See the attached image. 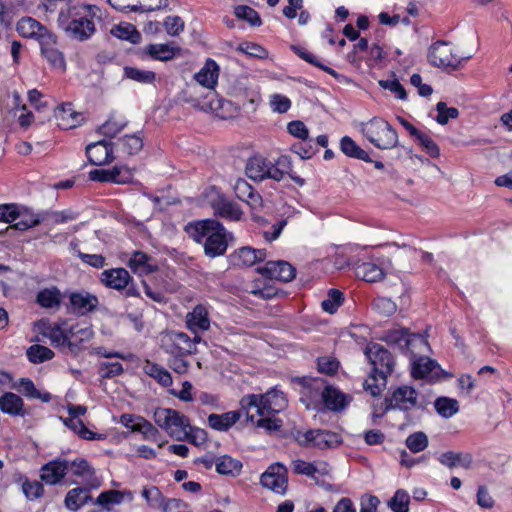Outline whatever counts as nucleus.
I'll use <instances>...</instances> for the list:
<instances>
[{
	"mask_svg": "<svg viewBox=\"0 0 512 512\" xmlns=\"http://www.w3.org/2000/svg\"><path fill=\"white\" fill-rule=\"evenodd\" d=\"M185 231L195 242L203 243L205 255L210 258L224 255L233 238L222 223L214 219L188 223Z\"/></svg>",
	"mask_w": 512,
	"mask_h": 512,
	"instance_id": "1",
	"label": "nucleus"
},
{
	"mask_svg": "<svg viewBox=\"0 0 512 512\" xmlns=\"http://www.w3.org/2000/svg\"><path fill=\"white\" fill-rule=\"evenodd\" d=\"M90 9L89 5L61 9L57 19L59 28L73 40L80 42L88 40L96 31L93 20L87 15Z\"/></svg>",
	"mask_w": 512,
	"mask_h": 512,
	"instance_id": "2",
	"label": "nucleus"
},
{
	"mask_svg": "<svg viewBox=\"0 0 512 512\" xmlns=\"http://www.w3.org/2000/svg\"><path fill=\"white\" fill-rule=\"evenodd\" d=\"M241 410L245 411L246 418L254 421V416L273 415L282 411L287 400L282 391L271 389L265 394H249L244 396L241 401Z\"/></svg>",
	"mask_w": 512,
	"mask_h": 512,
	"instance_id": "3",
	"label": "nucleus"
},
{
	"mask_svg": "<svg viewBox=\"0 0 512 512\" xmlns=\"http://www.w3.org/2000/svg\"><path fill=\"white\" fill-rule=\"evenodd\" d=\"M361 133L379 149H392L398 145L397 131L384 119L374 117L360 124Z\"/></svg>",
	"mask_w": 512,
	"mask_h": 512,
	"instance_id": "4",
	"label": "nucleus"
},
{
	"mask_svg": "<svg viewBox=\"0 0 512 512\" xmlns=\"http://www.w3.org/2000/svg\"><path fill=\"white\" fill-rule=\"evenodd\" d=\"M472 52H454L447 41L439 40L430 47L428 60L435 67L456 70L463 61L472 57Z\"/></svg>",
	"mask_w": 512,
	"mask_h": 512,
	"instance_id": "5",
	"label": "nucleus"
},
{
	"mask_svg": "<svg viewBox=\"0 0 512 512\" xmlns=\"http://www.w3.org/2000/svg\"><path fill=\"white\" fill-rule=\"evenodd\" d=\"M154 421L172 438L184 440L189 420L180 412L170 408H157L154 411Z\"/></svg>",
	"mask_w": 512,
	"mask_h": 512,
	"instance_id": "6",
	"label": "nucleus"
},
{
	"mask_svg": "<svg viewBox=\"0 0 512 512\" xmlns=\"http://www.w3.org/2000/svg\"><path fill=\"white\" fill-rule=\"evenodd\" d=\"M364 354L372 366V372L379 376H390L395 367V358L391 352L382 345L370 342L364 349Z\"/></svg>",
	"mask_w": 512,
	"mask_h": 512,
	"instance_id": "7",
	"label": "nucleus"
},
{
	"mask_svg": "<svg viewBox=\"0 0 512 512\" xmlns=\"http://www.w3.org/2000/svg\"><path fill=\"white\" fill-rule=\"evenodd\" d=\"M417 391L408 385L397 387L390 398H385V407L381 414L374 413L373 418H380L390 409L411 410L417 405Z\"/></svg>",
	"mask_w": 512,
	"mask_h": 512,
	"instance_id": "8",
	"label": "nucleus"
},
{
	"mask_svg": "<svg viewBox=\"0 0 512 512\" xmlns=\"http://www.w3.org/2000/svg\"><path fill=\"white\" fill-rule=\"evenodd\" d=\"M297 441L301 446H312L318 449L335 448L341 444V437L328 430H308L299 434Z\"/></svg>",
	"mask_w": 512,
	"mask_h": 512,
	"instance_id": "9",
	"label": "nucleus"
},
{
	"mask_svg": "<svg viewBox=\"0 0 512 512\" xmlns=\"http://www.w3.org/2000/svg\"><path fill=\"white\" fill-rule=\"evenodd\" d=\"M66 325V320H61L53 324L41 321L39 325L40 333L48 338L55 347L67 345L71 351H74L77 345L70 340L69 328H65Z\"/></svg>",
	"mask_w": 512,
	"mask_h": 512,
	"instance_id": "10",
	"label": "nucleus"
},
{
	"mask_svg": "<svg viewBox=\"0 0 512 512\" xmlns=\"http://www.w3.org/2000/svg\"><path fill=\"white\" fill-rule=\"evenodd\" d=\"M260 482L263 487L283 495L287 489V469L280 463L272 464L261 475Z\"/></svg>",
	"mask_w": 512,
	"mask_h": 512,
	"instance_id": "11",
	"label": "nucleus"
},
{
	"mask_svg": "<svg viewBox=\"0 0 512 512\" xmlns=\"http://www.w3.org/2000/svg\"><path fill=\"white\" fill-rule=\"evenodd\" d=\"M208 102L201 106L203 110H211L223 119L233 118L239 114L240 107L246 106V103L235 104L232 101L219 99L214 92H208L206 95Z\"/></svg>",
	"mask_w": 512,
	"mask_h": 512,
	"instance_id": "12",
	"label": "nucleus"
},
{
	"mask_svg": "<svg viewBox=\"0 0 512 512\" xmlns=\"http://www.w3.org/2000/svg\"><path fill=\"white\" fill-rule=\"evenodd\" d=\"M257 272L270 279L282 282H290L296 276V269L284 260L268 261L264 266L258 267Z\"/></svg>",
	"mask_w": 512,
	"mask_h": 512,
	"instance_id": "13",
	"label": "nucleus"
},
{
	"mask_svg": "<svg viewBox=\"0 0 512 512\" xmlns=\"http://www.w3.org/2000/svg\"><path fill=\"white\" fill-rule=\"evenodd\" d=\"M164 347L171 355H190L195 352V342L183 332H171L164 339Z\"/></svg>",
	"mask_w": 512,
	"mask_h": 512,
	"instance_id": "14",
	"label": "nucleus"
},
{
	"mask_svg": "<svg viewBox=\"0 0 512 512\" xmlns=\"http://www.w3.org/2000/svg\"><path fill=\"white\" fill-rule=\"evenodd\" d=\"M266 251L264 249H254L248 246L241 247L228 256L230 264L234 267H251L257 262L266 259Z\"/></svg>",
	"mask_w": 512,
	"mask_h": 512,
	"instance_id": "15",
	"label": "nucleus"
},
{
	"mask_svg": "<svg viewBox=\"0 0 512 512\" xmlns=\"http://www.w3.org/2000/svg\"><path fill=\"white\" fill-rule=\"evenodd\" d=\"M42 55L47 59L55 69L65 70V59L63 53L56 47L57 37L49 32L42 36L39 41Z\"/></svg>",
	"mask_w": 512,
	"mask_h": 512,
	"instance_id": "16",
	"label": "nucleus"
},
{
	"mask_svg": "<svg viewBox=\"0 0 512 512\" xmlns=\"http://www.w3.org/2000/svg\"><path fill=\"white\" fill-rule=\"evenodd\" d=\"M86 155L91 164L101 166L114 160L112 143L99 140L86 147Z\"/></svg>",
	"mask_w": 512,
	"mask_h": 512,
	"instance_id": "17",
	"label": "nucleus"
},
{
	"mask_svg": "<svg viewBox=\"0 0 512 512\" xmlns=\"http://www.w3.org/2000/svg\"><path fill=\"white\" fill-rule=\"evenodd\" d=\"M69 470V461L64 459L52 460L41 468V480L46 484L55 485L59 483Z\"/></svg>",
	"mask_w": 512,
	"mask_h": 512,
	"instance_id": "18",
	"label": "nucleus"
},
{
	"mask_svg": "<svg viewBox=\"0 0 512 512\" xmlns=\"http://www.w3.org/2000/svg\"><path fill=\"white\" fill-rule=\"evenodd\" d=\"M382 340L389 345H396L400 349H408L411 343L418 340L421 343L426 344L424 338L417 334H410L408 329H393L388 330L384 333Z\"/></svg>",
	"mask_w": 512,
	"mask_h": 512,
	"instance_id": "19",
	"label": "nucleus"
},
{
	"mask_svg": "<svg viewBox=\"0 0 512 512\" xmlns=\"http://www.w3.org/2000/svg\"><path fill=\"white\" fill-rule=\"evenodd\" d=\"M71 309L78 315H87L96 310L98 298L88 292H73L70 297Z\"/></svg>",
	"mask_w": 512,
	"mask_h": 512,
	"instance_id": "20",
	"label": "nucleus"
},
{
	"mask_svg": "<svg viewBox=\"0 0 512 512\" xmlns=\"http://www.w3.org/2000/svg\"><path fill=\"white\" fill-rule=\"evenodd\" d=\"M101 282L112 289L123 290L132 280L129 272L124 268H113L101 273Z\"/></svg>",
	"mask_w": 512,
	"mask_h": 512,
	"instance_id": "21",
	"label": "nucleus"
},
{
	"mask_svg": "<svg viewBox=\"0 0 512 512\" xmlns=\"http://www.w3.org/2000/svg\"><path fill=\"white\" fill-rule=\"evenodd\" d=\"M212 208L215 215L230 221H239L243 215L238 204L223 197L213 200Z\"/></svg>",
	"mask_w": 512,
	"mask_h": 512,
	"instance_id": "22",
	"label": "nucleus"
},
{
	"mask_svg": "<svg viewBox=\"0 0 512 512\" xmlns=\"http://www.w3.org/2000/svg\"><path fill=\"white\" fill-rule=\"evenodd\" d=\"M54 117L57 125L64 130L75 128L82 120L81 114L74 111L70 103L63 104L55 109Z\"/></svg>",
	"mask_w": 512,
	"mask_h": 512,
	"instance_id": "23",
	"label": "nucleus"
},
{
	"mask_svg": "<svg viewBox=\"0 0 512 512\" xmlns=\"http://www.w3.org/2000/svg\"><path fill=\"white\" fill-rule=\"evenodd\" d=\"M301 388L300 393L309 401L317 400L322 397V391L325 387L321 378L299 377L294 380Z\"/></svg>",
	"mask_w": 512,
	"mask_h": 512,
	"instance_id": "24",
	"label": "nucleus"
},
{
	"mask_svg": "<svg viewBox=\"0 0 512 512\" xmlns=\"http://www.w3.org/2000/svg\"><path fill=\"white\" fill-rule=\"evenodd\" d=\"M17 32L25 38H36L38 41L42 40V36L48 34L50 31L42 26L37 20L31 17H24L17 23Z\"/></svg>",
	"mask_w": 512,
	"mask_h": 512,
	"instance_id": "25",
	"label": "nucleus"
},
{
	"mask_svg": "<svg viewBox=\"0 0 512 512\" xmlns=\"http://www.w3.org/2000/svg\"><path fill=\"white\" fill-rule=\"evenodd\" d=\"M241 417V411H229L223 414H210L208 416L209 426L217 431H227Z\"/></svg>",
	"mask_w": 512,
	"mask_h": 512,
	"instance_id": "26",
	"label": "nucleus"
},
{
	"mask_svg": "<svg viewBox=\"0 0 512 512\" xmlns=\"http://www.w3.org/2000/svg\"><path fill=\"white\" fill-rule=\"evenodd\" d=\"M187 326L193 332L209 329L210 321L207 309L202 305H197L192 312L187 314Z\"/></svg>",
	"mask_w": 512,
	"mask_h": 512,
	"instance_id": "27",
	"label": "nucleus"
},
{
	"mask_svg": "<svg viewBox=\"0 0 512 512\" xmlns=\"http://www.w3.org/2000/svg\"><path fill=\"white\" fill-rule=\"evenodd\" d=\"M128 266L139 275H148L156 270V266L151 263V257L141 251H135L132 254Z\"/></svg>",
	"mask_w": 512,
	"mask_h": 512,
	"instance_id": "28",
	"label": "nucleus"
},
{
	"mask_svg": "<svg viewBox=\"0 0 512 512\" xmlns=\"http://www.w3.org/2000/svg\"><path fill=\"white\" fill-rule=\"evenodd\" d=\"M321 398L325 407L332 411L342 410L347 404L346 396L332 386L324 387Z\"/></svg>",
	"mask_w": 512,
	"mask_h": 512,
	"instance_id": "29",
	"label": "nucleus"
},
{
	"mask_svg": "<svg viewBox=\"0 0 512 512\" xmlns=\"http://www.w3.org/2000/svg\"><path fill=\"white\" fill-rule=\"evenodd\" d=\"M61 292L58 288H45L38 292L36 302L45 309L59 310L61 305Z\"/></svg>",
	"mask_w": 512,
	"mask_h": 512,
	"instance_id": "30",
	"label": "nucleus"
},
{
	"mask_svg": "<svg viewBox=\"0 0 512 512\" xmlns=\"http://www.w3.org/2000/svg\"><path fill=\"white\" fill-rule=\"evenodd\" d=\"M23 400L12 392H6L0 397V410L12 416L23 415Z\"/></svg>",
	"mask_w": 512,
	"mask_h": 512,
	"instance_id": "31",
	"label": "nucleus"
},
{
	"mask_svg": "<svg viewBox=\"0 0 512 512\" xmlns=\"http://www.w3.org/2000/svg\"><path fill=\"white\" fill-rule=\"evenodd\" d=\"M16 212L18 214L15 215L16 221H14L13 228L21 231L34 227L46 219L45 217L40 218L25 207L18 206V210Z\"/></svg>",
	"mask_w": 512,
	"mask_h": 512,
	"instance_id": "32",
	"label": "nucleus"
},
{
	"mask_svg": "<svg viewBox=\"0 0 512 512\" xmlns=\"http://www.w3.org/2000/svg\"><path fill=\"white\" fill-rule=\"evenodd\" d=\"M61 420L66 427L77 433L83 439L104 440L106 438L105 434H97L90 431L79 418H73L69 416L68 418H61Z\"/></svg>",
	"mask_w": 512,
	"mask_h": 512,
	"instance_id": "33",
	"label": "nucleus"
},
{
	"mask_svg": "<svg viewBox=\"0 0 512 512\" xmlns=\"http://www.w3.org/2000/svg\"><path fill=\"white\" fill-rule=\"evenodd\" d=\"M269 162L266 159L255 156L248 160L246 165V175L254 181H262L267 178Z\"/></svg>",
	"mask_w": 512,
	"mask_h": 512,
	"instance_id": "34",
	"label": "nucleus"
},
{
	"mask_svg": "<svg viewBox=\"0 0 512 512\" xmlns=\"http://www.w3.org/2000/svg\"><path fill=\"white\" fill-rule=\"evenodd\" d=\"M218 78V66L213 60H208L205 66L195 74V80L206 88H213Z\"/></svg>",
	"mask_w": 512,
	"mask_h": 512,
	"instance_id": "35",
	"label": "nucleus"
},
{
	"mask_svg": "<svg viewBox=\"0 0 512 512\" xmlns=\"http://www.w3.org/2000/svg\"><path fill=\"white\" fill-rule=\"evenodd\" d=\"M438 460L441 464L450 469L457 466L468 469L472 464V456L470 454L455 453L452 451L441 454Z\"/></svg>",
	"mask_w": 512,
	"mask_h": 512,
	"instance_id": "36",
	"label": "nucleus"
},
{
	"mask_svg": "<svg viewBox=\"0 0 512 512\" xmlns=\"http://www.w3.org/2000/svg\"><path fill=\"white\" fill-rule=\"evenodd\" d=\"M340 149L348 157L365 162H372L368 153L357 145V143L349 136L342 137L340 141Z\"/></svg>",
	"mask_w": 512,
	"mask_h": 512,
	"instance_id": "37",
	"label": "nucleus"
},
{
	"mask_svg": "<svg viewBox=\"0 0 512 512\" xmlns=\"http://www.w3.org/2000/svg\"><path fill=\"white\" fill-rule=\"evenodd\" d=\"M178 51V47H174L170 44H150L146 47V53L151 58L159 61L172 60Z\"/></svg>",
	"mask_w": 512,
	"mask_h": 512,
	"instance_id": "38",
	"label": "nucleus"
},
{
	"mask_svg": "<svg viewBox=\"0 0 512 512\" xmlns=\"http://www.w3.org/2000/svg\"><path fill=\"white\" fill-rule=\"evenodd\" d=\"M216 471L222 475L236 476L241 472L242 463L228 455L215 459Z\"/></svg>",
	"mask_w": 512,
	"mask_h": 512,
	"instance_id": "39",
	"label": "nucleus"
},
{
	"mask_svg": "<svg viewBox=\"0 0 512 512\" xmlns=\"http://www.w3.org/2000/svg\"><path fill=\"white\" fill-rule=\"evenodd\" d=\"M143 370L147 375L154 378L163 387H169L173 383L171 374L158 364L146 361Z\"/></svg>",
	"mask_w": 512,
	"mask_h": 512,
	"instance_id": "40",
	"label": "nucleus"
},
{
	"mask_svg": "<svg viewBox=\"0 0 512 512\" xmlns=\"http://www.w3.org/2000/svg\"><path fill=\"white\" fill-rule=\"evenodd\" d=\"M356 275L366 282H377L383 279V270L374 263L364 262L356 267Z\"/></svg>",
	"mask_w": 512,
	"mask_h": 512,
	"instance_id": "41",
	"label": "nucleus"
},
{
	"mask_svg": "<svg viewBox=\"0 0 512 512\" xmlns=\"http://www.w3.org/2000/svg\"><path fill=\"white\" fill-rule=\"evenodd\" d=\"M111 34L121 40H127L133 44L141 41V34L132 24H120L111 29Z\"/></svg>",
	"mask_w": 512,
	"mask_h": 512,
	"instance_id": "42",
	"label": "nucleus"
},
{
	"mask_svg": "<svg viewBox=\"0 0 512 512\" xmlns=\"http://www.w3.org/2000/svg\"><path fill=\"white\" fill-rule=\"evenodd\" d=\"M89 498L88 491L83 488L70 490L65 497V505L69 510L77 511Z\"/></svg>",
	"mask_w": 512,
	"mask_h": 512,
	"instance_id": "43",
	"label": "nucleus"
},
{
	"mask_svg": "<svg viewBox=\"0 0 512 512\" xmlns=\"http://www.w3.org/2000/svg\"><path fill=\"white\" fill-rule=\"evenodd\" d=\"M290 170V161L288 157H279L275 164L269 162L267 170V178L280 181Z\"/></svg>",
	"mask_w": 512,
	"mask_h": 512,
	"instance_id": "44",
	"label": "nucleus"
},
{
	"mask_svg": "<svg viewBox=\"0 0 512 512\" xmlns=\"http://www.w3.org/2000/svg\"><path fill=\"white\" fill-rule=\"evenodd\" d=\"M435 409L444 418H450L459 411L458 401L448 397H440L435 401Z\"/></svg>",
	"mask_w": 512,
	"mask_h": 512,
	"instance_id": "45",
	"label": "nucleus"
},
{
	"mask_svg": "<svg viewBox=\"0 0 512 512\" xmlns=\"http://www.w3.org/2000/svg\"><path fill=\"white\" fill-rule=\"evenodd\" d=\"M386 384V377L379 376L377 373L371 371L370 376L363 383V388L375 397L382 393L386 387Z\"/></svg>",
	"mask_w": 512,
	"mask_h": 512,
	"instance_id": "46",
	"label": "nucleus"
},
{
	"mask_svg": "<svg viewBox=\"0 0 512 512\" xmlns=\"http://www.w3.org/2000/svg\"><path fill=\"white\" fill-rule=\"evenodd\" d=\"M27 357L32 363H42L54 357V352L42 345H32L27 350Z\"/></svg>",
	"mask_w": 512,
	"mask_h": 512,
	"instance_id": "47",
	"label": "nucleus"
},
{
	"mask_svg": "<svg viewBox=\"0 0 512 512\" xmlns=\"http://www.w3.org/2000/svg\"><path fill=\"white\" fill-rule=\"evenodd\" d=\"M168 0H139L137 4L129 6L131 12H152L156 10L166 9Z\"/></svg>",
	"mask_w": 512,
	"mask_h": 512,
	"instance_id": "48",
	"label": "nucleus"
},
{
	"mask_svg": "<svg viewBox=\"0 0 512 512\" xmlns=\"http://www.w3.org/2000/svg\"><path fill=\"white\" fill-rule=\"evenodd\" d=\"M435 362L428 357H420L413 362L412 376L416 379L426 377L435 368Z\"/></svg>",
	"mask_w": 512,
	"mask_h": 512,
	"instance_id": "49",
	"label": "nucleus"
},
{
	"mask_svg": "<svg viewBox=\"0 0 512 512\" xmlns=\"http://www.w3.org/2000/svg\"><path fill=\"white\" fill-rule=\"evenodd\" d=\"M428 443V437L422 431L409 435L405 441L407 448L412 453H418L425 450L428 447Z\"/></svg>",
	"mask_w": 512,
	"mask_h": 512,
	"instance_id": "50",
	"label": "nucleus"
},
{
	"mask_svg": "<svg viewBox=\"0 0 512 512\" xmlns=\"http://www.w3.org/2000/svg\"><path fill=\"white\" fill-rule=\"evenodd\" d=\"M343 300V293L340 290L331 289L328 292L327 299L323 300L321 303L322 309L325 312L333 314L342 305Z\"/></svg>",
	"mask_w": 512,
	"mask_h": 512,
	"instance_id": "51",
	"label": "nucleus"
},
{
	"mask_svg": "<svg viewBox=\"0 0 512 512\" xmlns=\"http://www.w3.org/2000/svg\"><path fill=\"white\" fill-rule=\"evenodd\" d=\"M125 77L134 80L139 83H153L156 75L152 71L141 70L135 67L124 68Z\"/></svg>",
	"mask_w": 512,
	"mask_h": 512,
	"instance_id": "52",
	"label": "nucleus"
},
{
	"mask_svg": "<svg viewBox=\"0 0 512 512\" xmlns=\"http://www.w3.org/2000/svg\"><path fill=\"white\" fill-rule=\"evenodd\" d=\"M410 496L404 490H397L389 501V507L394 512H409Z\"/></svg>",
	"mask_w": 512,
	"mask_h": 512,
	"instance_id": "53",
	"label": "nucleus"
},
{
	"mask_svg": "<svg viewBox=\"0 0 512 512\" xmlns=\"http://www.w3.org/2000/svg\"><path fill=\"white\" fill-rule=\"evenodd\" d=\"M373 310L379 315L389 317L397 311V305L386 297H377L372 303Z\"/></svg>",
	"mask_w": 512,
	"mask_h": 512,
	"instance_id": "54",
	"label": "nucleus"
},
{
	"mask_svg": "<svg viewBox=\"0 0 512 512\" xmlns=\"http://www.w3.org/2000/svg\"><path fill=\"white\" fill-rule=\"evenodd\" d=\"M235 16L249 22L252 26H260L261 19L257 11L246 5H239L235 8Z\"/></svg>",
	"mask_w": 512,
	"mask_h": 512,
	"instance_id": "55",
	"label": "nucleus"
},
{
	"mask_svg": "<svg viewBox=\"0 0 512 512\" xmlns=\"http://www.w3.org/2000/svg\"><path fill=\"white\" fill-rule=\"evenodd\" d=\"M295 52L298 54V56L305 60L306 62L320 68L321 70L329 73L330 75H332L334 78H338L339 77V74L333 70L332 68L322 64L318 58L310 53L309 51L305 50V49H301V48H294Z\"/></svg>",
	"mask_w": 512,
	"mask_h": 512,
	"instance_id": "56",
	"label": "nucleus"
},
{
	"mask_svg": "<svg viewBox=\"0 0 512 512\" xmlns=\"http://www.w3.org/2000/svg\"><path fill=\"white\" fill-rule=\"evenodd\" d=\"M438 112L436 121L440 125L448 123L449 119H456L459 116V111L455 107H448L445 102H438L436 104Z\"/></svg>",
	"mask_w": 512,
	"mask_h": 512,
	"instance_id": "57",
	"label": "nucleus"
},
{
	"mask_svg": "<svg viewBox=\"0 0 512 512\" xmlns=\"http://www.w3.org/2000/svg\"><path fill=\"white\" fill-rule=\"evenodd\" d=\"M121 143L124 152L128 155L137 154L143 147L142 139L136 134L126 135L121 139Z\"/></svg>",
	"mask_w": 512,
	"mask_h": 512,
	"instance_id": "58",
	"label": "nucleus"
},
{
	"mask_svg": "<svg viewBox=\"0 0 512 512\" xmlns=\"http://www.w3.org/2000/svg\"><path fill=\"white\" fill-rule=\"evenodd\" d=\"M126 126V122H118L113 118L108 119L98 128V132L103 136L113 138Z\"/></svg>",
	"mask_w": 512,
	"mask_h": 512,
	"instance_id": "59",
	"label": "nucleus"
},
{
	"mask_svg": "<svg viewBox=\"0 0 512 512\" xmlns=\"http://www.w3.org/2000/svg\"><path fill=\"white\" fill-rule=\"evenodd\" d=\"M142 496L146 499L148 505L151 507H162L165 504L161 491L155 486L144 488L142 491Z\"/></svg>",
	"mask_w": 512,
	"mask_h": 512,
	"instance_id": "60",
	"label": "nucleus"
},
{
	"mask_svg": "<svg viewBox=\"0 0 512 512\" xmlns=\"http://www.w3.org/2000/svg\"><path fill=\"white\" fill-rule=\"evenodd\" d=\"M476 502L481 508L487 510L492 509L495 506V500L485 485L478 486Z\"/></svg>",
	"mask_w": 512,
	"mask_h": 512,
	"instance_id": "61",
	"label": "nucleus"
},
{
	"mask_svg": "<svg viewBox=\"0 0 512 512\" xmlns=\"http://www.w3.org/2000/svg\"><path fill=\"white\" fill-rule=\"evenodd\" d=\"M124 372L123 366L119 362H103L99 366V375L102 378H113L119 376Z\"/></svg>",
	"mask_w": 512,
	"mask_h": 512,
	"instance_id": "62",
	"label": "nucleus"
},
{
	"mask_svg": "<svg viewBox=\"0 0 512 512\" xmlns=\"http://www.w3.org/2000/svg\"><path fill=\"white\" fill-rule=\"evenodd\" d=\"M238 51L255 58H265L267 56V51L260 45L252 42H244L241 43L238 48Z\"/></svg>",
	"mask_w": 512,
	"mask_h": 512,
	"instance_id": "63",
	"label": "nucleus"
},
{
	"mask_svg": "<svg viewBox=\"0 0 512 512\" xmlns=\"http://www.w3.org/2000/svg\"><path fill=\"white\" fill-rule=\"evenodd\" d=\"M164 27L168 35L178 36L184 30V21L179 16H168Z\"/></svg>",
	"mask_w": 512,
	"mask_h": 512,
	"instance_id": "64",
	"label": "nucleus"
}]
</instances>
